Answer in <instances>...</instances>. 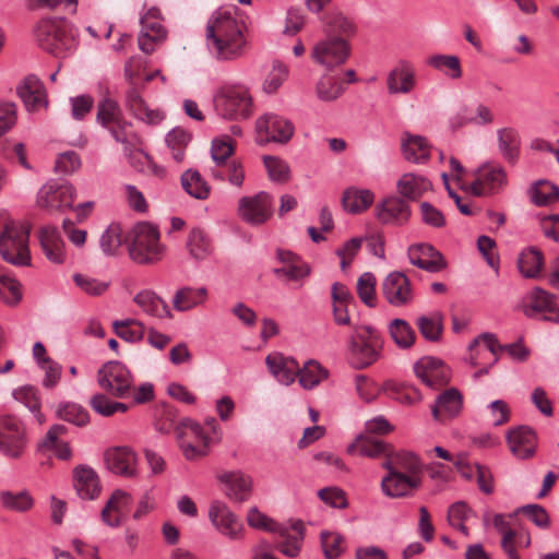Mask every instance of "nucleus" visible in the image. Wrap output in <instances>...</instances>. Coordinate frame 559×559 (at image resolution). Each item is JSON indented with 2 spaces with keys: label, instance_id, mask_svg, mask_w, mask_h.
I'll list each match as a JSON object with an SVG mask.
<instances>
[{
  "label": "nucleus",
  "instance_id": "nucleus-1",
  "mask_svg": "<svg viewBox=\"0 0 559 559\" xmlns=\"http://www.w3.org/2000/svg\"><path fill=\"white\" fill-rule=\"evenodd\" d=\"M350 454L380 459L386 474L381 479L382 493L392 499L413 497L423 485L424 463L420 457L406 450H395L391 443L380 439L358 436L347 447Z\"/></svg>",
  "mask_w": 559,
  "mask_h": 559
},
{
  "label": "nucleus",
  "instance_id": "nucleus-2",
  "mask_svg": "<svg viewBox=\"0 0 559 559\" xmlns=\"http://www.w3.org/2000/svg\"><path fill=\"white\" fill-rule=\"evenodd\" d=\"M245 24L236 16V9H218L206 24V44L211 53L221 61H230L245 53L247 40Z\"/></svg>",
  "mask_w": 559,
  "mask_h": 559
},
{
  "label": "nucleus",
  "instance_id": "nucleus-3",
  "mask_svg": "<svg viewBox=\"0 0 559 559\" xmlns=\"http://www.w3.org/2000/svg\"><path fill=\"white\" fill-rule=\"evenodd\" d=\"M214 110L223 119L241 121L254 111L253 97L249 86L241 82H224L213 94Z\"/></svg>",
  "mask_w": 559,
  "mask_h": 559
},
{
  "label": "nucleus",
  "instance_id": "nucleus-4",
  "mask_svg": "<svg viewBox=\"0 0 559 559\" xmlns=\"http://www.w3.org/2000/svg\"><path fill=\"white\" fill-rule=\"evenodd\" d=\"M38 45L46 51L62 56L75 46V32L64 19H44L35 29Z\"/></svg>",
  "mask_w": 559,
  "mask_h": 559
},
{
  "label": "nucleus",
  "instance_id": "nucleus-5",
  "mask_svg": "<svg viewBox=\"0 0 559 559\" xmlns=\"http://www.w3.org/2000/svg\"><path fill=\"white\" fill-rule=\"evenodd\" d=\"M96 120L117 142L131 146L139 143L132 124L124 119L119 104L108 92L98 102Z\"/></svg>",
  "mask_w": 559,
  "mask_h": 559
},
{
  "label": "nucleus",
  "instance_id": "nucleus-6",
  "mask_svg": "<svg viewBox=\"0 0 559 559\" xmlns=\"http://www.w3.org/2000/svg\"><path fill=\"white\" fill-rule=\"evenodd\" d=\"M382 341L370 325H356L349 340V361L356 369H364L376 362L380 356Z\"/></svg>",
  "mask_w": 559,
  "mask_h": 559
},
{
  "label": "nucleus",
  "instance_id": "nucleus-7",
  "mask_svg": "<svg viewBox=\"0 0 559 559\" xmlns=\"http://www.w3.org/2000/svg\"><path fill=\"white\" fill-rule=\"evenodd\" d=\"M98 385L117 399L131 395L133 377L130 370L119 361L105 364L97 372Z\"/></svg>",
  "mask_w": 559,
  "mask_h": 559
},
{
  "label": "nucleus",
  "instance_id": "nucleus-8",
  "mask_svg": "<svg viewBox=\"0 0 559 559\" xmlns=\"http://www.w3.org/2000/svg\"><path fill=\"white\" fill-rule=\"evenodd\" d=\"M24 425L13 416L0 417V452L10 459H17L26 447Z\"/></svg>",
  "mask_w": 559,
  "mask_h": 559
},
{
  "label": "nucleus",
  "instance_id": "nucleus-9",
  "mask_svg": "<svg viewBox=\"0 0 559 559\" xmlns=\"http://www.w3.org/2000/svg\"><path fill=\"white\" fill-rule=\"evenodd\" d=\"M350 43L326 37L313 46L311 58L316 63L328 69H333L345 63L350 56Z\"/></svg>",
  "mask_w": 559,
  "mask_h": 559
},
{
  "label": "nucleus",
  "instance_id": "nucleus-10",
  "mask_svg": "<svg viewBox=\"0 0 559 559\" xmlns=\"http://www.w3.org/2000/svg\"><path fill=\"white\" fill-rule=\"evenodd\" d=\"M238 215L251 225H262L273 215V199L262 191L251 197H242L238 201Z\"/></svg>",
  "mask_w": 559,
  "mask_h": 559
},
{
  "label": "nucleus",
  "instance_id": "nucleus-11",
  "mask_svg": "<svg viewBox=\"0 0 559 559\" xmlns=\"http://www.w3.org/2000/svg\"><path fill=\"white\" fill-rule=\"evenodd\" d=\"M507 182V174L501 165L486 163L477 169L471 190L475 195H490L501 191Z\"/></svg>",
  "mask_w": 559,
  "mask_h": 559
},
{
  "label": "nucleus",
  "instance_id": "nucleus-12",
  "mask_svg": "<svg viewBox=\"0 0 559 559\" xmlns=\"http://www.w3.org/2000/svg\"><path fill=\"white\" fill-rule=\"evenodd\" d=\"M71 185L47 182L37 192L36 204L39 209L52 212L70 207L74 199Z\"/></svg>",
  "mask_w": 559,
  "mask_h": 559
},
{
  "label": "nucleus",
  "instance_id": "nucleus-13",
  "mask_svg": "<svg viewBox=\"0 0 559 559\" xmlns=\"http://www.w3.org/2000/svg\"><path fill=\"white\" fill-rule=\"evenodd\" d=\"M141 32L139 35V47L142 51L150 53L154 51L155 45L166 37V31L160 24V12L151 8L141 17Z\"/></svg>",
  "mask_w": 559,
  "mask_h": 559
},
{
  "label": "nucleus",
  "instance_id": "nucleus-14",
  "mask_svg": "<svg viewBox=\"0 0 559 559\" xmlns=\"http://www.w3.org/2000/svg\"><path fill=\"white\" fill-rule=\"evenodd\" d=\"M257 131L264 141L287 143L295 131L293 123L277 115L266 114L257 120Z\"/></svg>",
  "mask_w": 559,
  "mask_h": 559
},
{
  "label": "nucleus",
  "instance_id": "nucleus-15",
  "mask_svg": "<svg viewBox=\"0 0 559 559\" xmlns=\"http://www.w3.org/2000/svg\"><path fill=\"white\" fill-rule=\"evenodd\" d=\"M382 294L393 307H403L413 300L408 277L402 272H391L382 283Z\"/></svg>",
  "mask_w": 559,
  "mask_h": 559
},
{
  "label": "nucleus",
  "instance_id": "nucleus-16",
  "mask_svg": "<svg viewBox=\"0 0 559 559\" xmlns=\"http://www.w3.org/2000/svg\"><path fill=\"white\" fill-rule=\"evenodd\" d=\"M106 467L114 474L127 478L138 475L136 455L128 447H116L108 449L104 454Z\"/></svg>",
  "mask_w": 559,
  "mask_h": 559
},
{
  "label": "nucleus",
  "instance_id": "nucleus-17",
  "mask_svg": "<svg viewBox=\"0 0 559 559\" xmlns=\"http://www.w3.org/2000/svg\"><path fill=\"white\" fill-rule=\"evenodd\" d=\"M416 86L415 67L406 60H400L388 73L386 88L389 94H409Z\"/></svg>",
  "mask_w": 559,
  "mask_h": 559
},
{
  "label": "nucleus",
  "instance_id": "nucleus-18",
  "mask_svg": "<svg viewBox=\"0 0 559 559\" xmlns=\"http://www.w3.org/2000/svg\"><path fill=\"white\" fill-rule=\"evenodd\" d=\"M324 32L329 38L349 43L358 32L355 20L342 11H331L324 16Z\"/></svg>",
  "mask_w": 559,
  "mask_h": 559
},
{
  "label": "nucleus",
  "instance_id": "nucleus-19",
  "mask_svg": "<svg viewBox=\"0 0 559 559\" xmlns=\"http://www.w3.org/2000/svg\"><path fill=\"white\" fill-rule=\"evenodd\" d=\"M507 441L514 456L521 460L532 457L536 452L537 436L528 426H519L507 433Z\"/></svg>",
  "mask_w": 559,
  "mask_h": 559
},
{
  "label": "nucleus",
  "instance_id": "nucleus-20",
  "mask_svg": "<svg viewBox=\"0 0 559 559\" xmlns=\"http://www.w3.org/2000/svg\"><path fill=\"white\" fill-rule=\"evenodd\" d=\"M416 376L429 388L436 389L449 380L448 370L440 359L424 357L414 365Z\"/></svg>",
  "mask_w": 559,
  "mask_h": 559
},
{
  "label": "nucleus",
  "instance_id": "nucleus-21",
  "mask_svg": "<svg viewBox=\"0 0 559 559\" xmlns=\"http://www.w3.org/2000/svg\"><path fill=\"white\" fill-rule=\"evenodd\" d=\"M31 228L28 222L15 221L0 210V245H28Z\"/></svg>",
  "mask_w": 559,
  "mask_h": 559
},
{
  "label": "nucleus",
  "instance_id": "nucleus-22",
  "mask_svg": "<svg viewBox=\"0 0 559 559\" xmlns=\"http://www.w3.org/2000/svg\"><path fill=\"white\" fill-rule=\"evenodd\" d=\"M209 516L213 525L222 534L233 539L239 536L242 524L225 503L221 501L212 502Z\"/></svg>",
  "mask_w": 559,
  "mask_h": 559
},
{
  "label": "nucleus",
  "instance_id": "nucleus-23",
  "mask_svg": "<svg viewBox=\"0 0 559 559\" xmlns=\"http://www.w3.org/2000/svg\"><path fill=\"white\" fill-rule=\"evenodd\" d=\"M462 395L459 390L451 388L438 395L431 406V414L435 420L445 423L456 417L462 411Z\"/></svg>",
  "mask_w": 559,
  "mask_h": 559
},
{
  "label": "nucleus",
  "instance_id": "nucleus-24",
  "mask_svg": "<svg viewBox=\"0 0 559 559\" xmlns=\"http://www.w3.org/2000/svg\"><path fill=\"white\" fill-rule=\"evenodd\" d=\"M17 94L28 111H37L47 106L44 85L35 75H28L22 81Z\"/></svg>",
  "mask_w": 559,
  "mask_h": 559
},
{
  "label": "nucleus",
  "instance_id": "nucleus-25",
  "mask_svg": "<svg viewBox=\"0 0 559 559\" xmlns=\"http://www.w3.org/2000/svg\"><path fill=\"white\" fill-rule=\"evenodd\" d=\"M73 485L80 498L93 500L100 493L102 487L96 472L86 465L73 469Z\"/></svg>",
  "mask_w": 559,
  "mask_h": 559
},
{
  "label": "nucleus",
  "instance_id": "nucleus-26",
  "mask_svg": "<svg viewBox=\"0 0 559 559\" xmlns=\"http://www.w3.org/2000/svg\"><path fill=\"white\" fill-rule=\"evenodd\" d=\"M276 259L283 264L282 267L273 270L276 276H287L297 281L310 274L309 265L290 250L277 248Z\"/></svg>",
  "mask_w": 559,
  "mask_h": 559
},
{
  "label": "nucleus",
  "instance_id": "nucleus-27",
  "mask_svg": "<svg viewBox=\"0 0 559 559\" xmlns=\"http://www.w3.org/2000/svg\"><path fill=\"white\" fill-rule=\"evenodd\" d=\"M265 362L275 379L285 385L293 383L299 371V364L294 358L285 357L281 353L269 354Z\"/></svg>",
  "mask_w": 559,
  "mask_h": 559
},
{
  "label": "nucleus",
  "instance_id": "nucleus-28",
  "mask_svg": "<svg viewBox=\"0 0 559 559\" xmlns=\"http://www.w3.org/2000/svg\"><path fill=\"white\" fill-rule=\"evenodd\" d=\"M131 502L132 498L128 492L120 489L115 490L102 510L100 515L104 523L111 527L119 526Z\"/></svg>",
  "mask_w": 559,
  "mask_h": 559
},
{
  "label": "nucleus",
  "instance_id": "nucleus-29",
  "mask_svg": "<svg viewBox=\"0 0 559 559\" xmlns=\"http://www.w3.org/2000/svg\"><path fill=\"white\" fill-rule=\"evenodd\" d=\"M409 216L408 204L397 197H389L377 206V217L385 224H403Z\"/></svg>",
  "mask_w": 559,
  "mask_h": 559
},
{
  "label": "nucleus",
  "instance_id": "nucleus-30",
  "mask_svg": "<svg viewBox=\"0 0 559 559\" xmlns=\"http://www.w3.org/2000/svg\"><path fill=\"white\" fill-rule=\"evenodd\" d=\"M305 527L302 522L297 521L290 526L282 525L275 533L282 538L277 544V549L285 556L296 557L302 545Z\"/></svg>",
  "mask_w": 559,
  "mask_h": 559
},
{
  "label": "nucleus",
  "instance_id": "nucleus-31",
  "mask_svg": "<svg viewBox=\"0 0 559 559\" xmlns=\"http://www.w3.org/2000/svg\"><path fill=\"white\" fill-rule=\"evenodd\" d=\"M403 156L406 160L415 164L426 163L430 158V144L427 139L405 132L401 139Z\"/></svg>",
  "mask_w": 559,
  "mask_h": 559
},
{
  "label": "nucleus",
  "instance_id": "nucleus-32",
  "mask_svg": "<svg viewBox=\"0 0 559 559\" xmlns=\"http://www.w3.org/2000/svg\"><path fill=\"white\" fill-rule=\"evenodd\" d=\"M407 254L413 265L429 272H438L445 265L442 254L435 247H409Z\"/></svg>",
  "mask_w": 559,
  "mask_h": 559
},
{
  "label": "nucleus",
  "instance_id": "nucleus-33",
  "mask_svg": "<svg viewBox=\"0 0 559 559\" xmlns=\"http://www.w3.org/2000/svg\"><path fill=\"white\" fill-rule=\"evenodd\" d=\"M396 189L403 198L415 201L421 198L427 191H430L432 183L423 175L407 173L399 179Z\"/></svg>",
  "mask_w": 559,
  "mask_h": 559
},
{
  "label": "nucleus",
  "instance_id": "nucleus-34",
  "mask_svg": "<svg viewBox=\"0 0 559 559\" xmlns=\"http://www.w3.org/2000/svg\"><path fill=\"white\" fill-rule=\"evenodd\" d=\"M133 301L150 317L158 319L173 317L168 305L153 290H141L134 296Z\"/></svg>",
  "mask_w": 559,
  "mask_h": 559
},
{
  "label": "nucleus",
  "instance_id": "nucleus-35",
  "mask_svg": "<svg viewBox=\"0 0 559 559\" xmlns=\"http://www.w3.org/2000/svg\"><path fill=\"white\" fill-rule=\"evenodd\" d=\"M555 305H557L555 295L536 287L526 295L522 311L527 318H533L536 313L552 310Z\"/></svg>",
  "mask_w": 559,
  "mask_h": 559
},
{
  "label": "nucleus",
  "instance_id": "nucleus-36",
  "mask_svg": "<svg viewBox=\"0 0 559 559\" xmlns=\"http://www.w3.org/2000/svg\"><path fill=\"white\" fill-rule=\"evenodd\" d=\"M443 321V313L436 310L427 314L419 316L416 319V325L426 341L437 343L442 338L444 329Z\"/></svg>",
  "mask_w": 559,
  "mask_h": 559
},
{
  "label": "nucleus",
  "instance_id": "nucleus-37",
  "mask_svg": "<svg viewBox=\"0 0 559 559\" xmlns=\"http://www.w3.org/2000/svg\"><path fill=\"white\" fill-rule=\"evenodd\" d=\"M498 148L509 163H514L520 153L521 139L518 130L512 127L499 128L496 131Z\"/></svg>",
  "mask_w": 559,
  "mask_h": 559
},
{
  "label": "nucleus",
  "instance_id": "nucleus-38",
  "mask_svg": "<svg viewBox=\"0 0 559 559\" xmlns=\"http://www.w3.org/2000/svg\"><path fill=\"white\" fill-rule=\"evenodd\" d=\"M544 266V254L536 247H527L522 250L518 258V269L526 278L539 276Z\"/></svg>",
  "mask_w": 559,
  "mask_h": 559
},
{
  "label": "nucleus",
  "instance_id": "nucleus-39",
  "mask_svg": "<svg viewBox=\"0 0 559 559\" xmlns=\"http://www.w3.org/2000/svg\"><path fill=\"white\" fill-rule=\"evenodd\" d=\"M373 199L370 190L350 187L343 192L342 205L346 212L359 214L372 204Z\"/></svg>",
  "mask_w": 559,
  "mask_h": 559
},
{
  "label": "nucleus",
  "instance_id": "nucleus-40",
  "mask_svg": "<svg viewBox=\"0 0 559 559\" xmlns=\"http://www.w3.org/2000/svg\"><path fill=\"white\" fill-rule=\"evenodd\" d=\"M126 106L135 118L147 123H157L163 118L159 111L152 110L146 106L142 96L134 88L127 93Z\"/></svg>",
  "mask_w": 559,
  "mask_h": 559
},
{
  "label": "nucleus",
  "instance_id": "nucleus-41",
  "mask_svg": "<svg viewBox=\"0 0 559 559\" xmlns=\"http://www.w3.org/2000/svg\"><path fill=\"white\" fill-rule=\"evenodd\" d=\"M207 297L206 288L182 287L174 296L173 305L177 311H188L202 305Z\"/></svg>",
  "mask_w": 559,
  "mask_h": 559
},
{
  "label": "nucleus",
  "instance_id": "nucleus-42",
  "mask_svg": "<svg viewBox=\"0 0 559 559\" xmlns=\"http://www.w3.org/2000/svg\"><path fill=\"white\" fill-rule=\"evenodd\" d=\"M221 480L227 485V496L236 501H243L247 499L250 488L251 479L241 473L230 472L221 476Z\"/></svg>",
  "mask_w": 559,
  "mask_h": 559
},
{
  "label": "nucleus",
  "instance_id": "nucleus-43",
  "mask_svg": "<svg viewBox=\"0 0 559 559\" xmlns=\"http://www.w3.org/2000/svg\"><path fill=\"white\" fill-rule=\"evenodd\" d=\"M344 84L341 79L331 74L322 75L316 86L317 97L325 103L335 102L344 93Z\"/></svg>",
  "mask_w": 559,
  "mask_h": 559
},
{
  "label": "nucleus",
  "instance_id": "nucleus-44",
  "mask_svg": "<svg viewBox=\"0 0 559 559\" xmlns=\"http://www.w3.org/2000/svg\"><path fill=\"white\" fill-rule=\"evenodd\" d=\"M329 376V372L316 360H308L304 364V367H299L297 373L300 385L306 390H311Z\"/></svg>",
  "mask_w": 559,
  "mask_h": 559
},
{
  "label": "nucleus",
  "instance_id": "nucleus-45",
  "mask_svg": "<svg viewBox=\"0 0 559 559\" xmlns=\"http://www.w3.org/2000/svg\"><path fill=\"white\" fill-rule=\"evenodd\" d=\"M212 176L221 181L227 180L236 187H241L245 180V170L240 162L231 159L219 166L211 167Z\"/></svg>",
  "mask_w": 559,
  "mask_h": 559
},
{
  "label": "nucleus",
  "instance_id": "nucleus-46",
  "mask_svg": "<svg viewBox=\"0 0 559 559\" xmlns=\"http://www.w3.org/2000/svg\"><path fill=\"white\" fill-rule=\"evenodd\" d=\"M112 328L120 338L130 343L140 342L145 334L144 324L135 319L117 320L112 323Z\"/></svg>",
  "mask_w": 559,
  "mask_h": 559
},
{
  "label": "nucleus",
  "instance_id": "nucleus-47",
  "mask_svg": "<svg viewBox=\"0 0 559 559\" xmlns=\"http://www.w3.org/2000/svg\"><path fill=\"white\" fill-rule=\"evenodd\" d=\"M67 433V427L63 425H53L49 428L45 439L41 442L44 449H53L60 460H68L71 456V450L68 443L59 442L58 438Z\"/></svg>",
  "mask_w": 559,
  "mask_h": 559
},
{
  "label": "nucleus",
  "instance_id": "nucleus-48",
  "mask_svg": "<svg viewBox=\"0 0 559 559\" xmlns=\"http://www.w3.org/2000/svg\"><path fill=\"white\" fill-rule=\"evenodd\" d=\"M182 188L193 198L205 200L210 194V187L195 170H187L181 176Z\"/></svg>",
  "mask_w": 559,
  "mask_h": 559
},
{
  "label": "nucleus",
  "instance_id": "nucleus-49",
  "mask_svg": "<svg viewBox=\"0 0 559 559\" xmlns=\"http://www.w3.org/2000/svg\"><path fill=\"white\" fill-rule=\"evenodd\" d=\"M57 416L78 427H84L90 423L87 411L76 403H63L57 408Z\"/></svg>",
  "mask_w": 559,
  "mask_h": 559
},
{
  "label": "nucleus",
  "instance_id": "nucleus-50",
  "mask_svg": "<svg viewBox=\"0 0 559 559\" xmlns=\"http://www.w3.org/2000/svg\"><path fill=\"white\" fill-rule=\"evenodd\" d=\"M129 258L136 264H152L165 255L164 247H123Z\"/></svg>",
  "mask_w": 559,
  "mask_h": 559
},
{
  "label": "nucleus",
  "instance_id": "nucleus-51",
  "mask_svg": "<svg viewBox=\"0 0 559 559\" xmlns=\"http://www.w3.org/2000/svg\"><path fill=\"white\" fill-rule=\"evenodd\" d=\"M391 337L399 347H411L416 338L415 331L411 324L403 319H394L389 326Z\"/></svg>",
  "mask_w": 559,
  "mask_h": 559
},
{
  "label": "nucleus",
  "instance_id": "nucleus-52",
  "mask_svg": "<svg viewBox=\"0 0 559 559\" xmlns=\"http://www.w3.org/2000/svg\"><path fill=\"white\" fill-rule=\"evenodd\" d=\"M428 64L439 71H443L452 79L462 76L461 61L453 55H433L428 59Z\"/></svg>",
  "mask_w": 559,
  "mask_h": 559
},
{
  "label": "nucleus",
  "instance_id": "nucleus-53",
  "mask_svg": "<svg viewBox=\"0 0 559 559\" xmlns=\"http://www.w3.org/2000/svg\"><path fill=\"white\" fill-rule=\"evenodd\" d=\"M176 431L178 440L209 443V437L204 433L201 425L190 418L181 419Z\"/></svg>",
  "mask_w": 559,
  "mask_h": 559
},
{
  "label": "nucleus",
  "instance_id": "nucleus-54",
  "mask_svg": "<svg viewBox=\"0 0 559 559\" xmlns=\"http://www.w3.org/2000/svg\"><path fill=\"white\" fill-rule=\"evenodd\" d=\"M91 407L99 415L109 417L116 413H126L129 409V405L121 402L111 401L105 394L98 393L91 397Z\"/></svg>",
  "mask_w": 559,
  "mask_h": 559
},
{
  "label": "nucleus",
  "instance_id": "nucleus-55",
  "mask_svg": "<svg viewBox=\"0 0 559 559\" xmlns=\"http://www.w3.org/2000/svg\"><path fill=\"white\" fill-rule=\"evenodd\" d=\"M0 501L5 509L16 512H25L33 507V498L25 490L19 492L1 491Z\"/></svg>",
  "mask_w": 559,
  "mask_h": 559
},
{
  "label": "nucleus",
  "instance_id": "nucleus-56",
  "mask_svg": "<svg viewBox=\"0 0 559 559\" xmlns=\"http://www.w3.org/2000/svg\"><path fill=\"white\" fill-rule=\"evenodd\" d=\"M385 390L390 393V396L404 405H413L421 401L420 392L408 384H397L388 382Z\"/></svg>",
  "mask_w": 559,
  "mask_h": 559
},
{
  "label": "nucleus",
  "instance_id": "nucleus-57",
  "mask_svg": "<svg viewBox=\"0 0 559 559\" xmlns=\"http://www.w3.org/2000/svg\"><path fill=\"white\" fill-rule=\"evenodd\" d=\"M130 236L131 245H154L160 237L157 226L148 222L135 224Z\"/></svg>",
  "mask_w": 559,
  "mask_h": 559
},
{
  "label": "nucleus",
  "instance_id": "nucleus-58",
  "mask_svg": "<svg viewBox=\"0 0 559 559\" xmlns=\"http://www.w3.org/2000/svg\"><path fill=\"white\" fill-rule=\"evenodd\" d=\"M0 299L8 306L14 307L22 300L21 284L5 274L0 276Z\"/></svg>",
  "mask_w": 559,
  "mask_h": 559
},
{
  "label": "nucleus",
  "instance_id": "nucleus-59",
  "mask_svg": "<svg viewBox=\"0 0 559 559\" xmlns=\"http://www.w3.org/2000/svg\"><path fill=\"white\" fill-rule=\"evenodd\" d=\"M532 200L537 205H548L559 200V188L548 181H538L532 189Z\"/></svg>",
  "mask_w": 559,
  "mask_h": 559
},
{
  "label": "nucleus",
  "instance_id": "nucleus-60",
  "mask_svg": "<svg viewBox=\"0 0 559 559\" xmlns=\"http://www.w3.org/2000/svg\"><path fill=\"white\" fill-rule=\"evenodd\" d=\"M190 141V134L182 129H174L166 136V143L171 151L173 157L180 163L185 156V150Z\"/></svg>",
  "mask_w": 559,
  "mask_h": 559
},
{
  "label": "nucleus",
  "instance_id": "nucleus-61",
  "mask_svg": "<svg viewBox=\"0 0 559 559\" xmlns=\"http://www.w3.org/2000/svg\"><path fill=\"white\" fill-rule=\"evenodd\" d=\"M357 294L364 304L374 307L376 276L372 273L366 272L358 278Z\"/></svg>",
  "mask_w": 559,
  "mask_h": 559
},
{
  "label": "nucleus",
  "instance_id": "nucleus-62",
  "mask_svg": "<svg viewBox=\"0 0 559 559\" xmlns=\"http://www.w3.org/2000/svg\"><path fill=\"white\" fill-rule=\"evenodd\" d=\"M288 75V68L281 62H274L272 70L264 80L262 90L266 94H274Z\"/></svg>",
  "mask_w": 559,
  "mask_h": 559
},
{
  "label": "nucleus",
  "instance_id": "nucleus-63",
  "mask_svg": "<svg viewBox=\"0 0 559 559\" xmlns=\"http://www.w3.org/2000/svg\"><path fill=\"white\" fill-rule=\"evenodd\" d=\"M234 153V142L225 136L223 139H216L212 143L211 154L214 166L223 165L230 162L229 157Z\"/></svg>",
  "mask_w": 559,
  "mask_h": 559
},
{
  "label": "nucleus",
  "instance_id": "nucleus-64",
  "mask_svg": "<svg viewBox=\"0 0 559 559\" xmlns=\"http://www.w3.org/2000/svg\"><path fill=\"white\" fill-rule=\"evenodd\" d=\"M1 258L16 266L31 264V253L28 247H0Z\"/></svg>",
  "mask_w": 559,
  "mask_h": 559
}]
</instances>
